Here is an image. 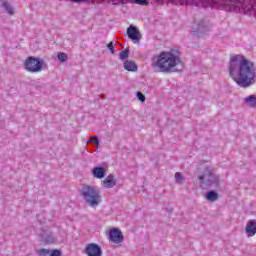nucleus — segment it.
Wrapping results in <instances>:
<instances>
[{"instance_id": "obj_5", "label": "nucleus", "mask_w": 256, "mask_h": 256, "mask_svg": "<svg viewBox=\"0 0 256 256\" xmlns=\"http://www.w3.org/2000/svg\"><path fill=\"white\" fill-rule=\"evenodd\" d=\"M199 181L206 187H219V177L215 175V168L213 166H206L203 175L199 176Z\"/></svg>"}, {"instance_id": "obj_26", "label": "nucleus", "mask_w": 256, "mask_h": 256, "mask_svg": "<svg viewBox=\"0 0 256 256\" xmlns=\"http://www.w3.org/2000/svg\"><path fill=\"white\" fill-rule=\"evenodd\" d=\"M88 142L95 143V145H99V139L97 138V136H91Z\"/></svg>"}, {"instance_id": "obj_23", "label": "nucleus", "mask_w": 256, "mask_h": 256, "mask_svg": "<svg viewBox=\"0 0 256 256\" xmlns=\"http://www.w3.org/2000/svg\"><path fill=\"white\" fill-rule=\"evenodd\" d=\"M130 3H135L136 5H149L148 0H133Z\"/></svg>"}, {"instance_id": "obj_9", "label": "nucleus", "mask_w": 256, "mask_h": 256, "mask_svg": "<svg viewBox=\"0 0 256 256\" xmlns=\"http://www.w3.org/2000/svg\"><path fill=\"white\" fill-rule=\"evenodd\" d=\"M127 35L136 44H139L141 41V32L137 29V27L131 25L127 28Z\"/></svg>"}, {"instance_id": "obj_28", "label": "nucleus", "mask_w": 256, "mask_h": 256, "mask_svg": "<svg viewBox=\"0 0 256 256\" xmlns=\"http://www.w3.org/2000/svg\"><path fill=\"white\" fill-rule=\"evenodd\" d=\"M205 26H203V25H200L199 27H198V31H201V29H203Z\"/></svg>"}, {"instance_id": "obj_21", "label": "nucleus", "mask_w": 256, "mask_h": 256, "mask_svg": "<svg viewBox=\"0 0 256 256\" xmlns=\"http://www.w3.org/2000/svg\"><path fill=\"white\" fill-rule=\"evenodd\" d=\"M174 177H175L176 183H178V185H182V183L185 182V177H183V174H181V172H176Z\"/></svg>"}, {"instance_id": "obj_22", "label": "nucleus", "mask_w": 256, "mask_h": 256, "mask_svg": "<svg viewBox=\"0 0 256 256\" xmlns=\"http://www.w3.org/2000/svg\"><path fill=\"white\" fill-rule=\"evenodd\" d=\"M50 253H51V250L46 249V248H42V249L37 251L38 256H49Z\"/></svg>"}, {"instance_id": "obj_27", "label": "nucleus", "mask_w": 256, "mask_h": 256, "mask_svg": "<svg viewBox=\"0 0 256 256\" xmlns=\"http://www.w3.org/2000/svg\"><path fill=\"white\" fill-rule=\"evenodd\" d=\"M50 256H61L60 250L54 249L50 252Z\"/></svg>"}, {"instance_id": "obj_14", "label": "nucleus", "mask_w": 256, "mask_h": 256, "mask_svg": "<svg viewBox=\"0 0 256 256\" xmlns=\"http://www.w3.org/2000/svg\"><path fill=\"white\" fill-rule=\"evenodd\" d=\"M72 3H83L87 0H70ZM98 3H101L103 0H95ZM114 5H127V3H133V0H112Z\"/></svg>"}, {"instance_id": "obj_1", "label": "nucleus", "mask_w": 256, "mask_h": 256, "mask_svg": "<svg viewBox=\"0 0 256 256\" xmlns=\"http://www.w3.org/2000/svg\"><path fill=\"white\" fill-rule=\"evenodd\" d=\"M173 5H195V7H211L229 13H252L256 18L255 0H170Z\"/></svg>"}, {"instance_id": "obj_17", "label": "nucleus", "mask_w": 256, "mask_h": 256, "mask_svg": "<svg viewBox=\"0 0 256 256\" xmlns=\"http://www.w3.org/2000/svg\"><path fill=\"white\" fill-rule=\"evenodd\" d=\"M207 201H211L214 203V201H217L219 199V194L215 191H209L206 194Z\"/></svg>"}, {"instance_id": "obj_6", "label": "nucleus", "mask_w": 256, "mask_h": 256, "mask_svg": "<svg viewBox=\"0 0 256 256\" xmlns=\"http://www.w3.org/2000/svg\"><path fill=\"white\" fill-rule=\"evenodd\" d=\"M44 64V60L30 56L24 62V69L29 73H40V71H43Z\"/></svg>"}, {"instance_id": "obj_24", "label": "nucleus", "mask_w": 256, "mask_h": 256, "mask_svg": "<svg viewBox=\"0 0 256 256\" xmlns=\"http://www.w3.org/2000/svg\"><path fill=\"white\" fill-rule=\"evenodd\" d=\"M107 49L110 50V53H111L112 55H115V46H114L113 42H109V43L107 44Z\"/></svg>"}, {"instance_id": "obj_13", "label": "nucleus", "mask_w": 256, "mask_h": 256, "mask_svg": "<svg viewBox=\"0 0 256 256\" xmlns=\"http://www.w3.org/2000/svg\"><path fill=\"white\" fill-rule=\"evenodd\" d=\"M92 175L96 179H103L106 175V169L105 167H94L92 169Z\"/></svg>"}, {"instance_id": "obj_11", "label": "nucleus", "mask_w": 256, "mask_h": 256, "mask_svg": "<svg viewBox=\"0 0 256 256\" xmlns=\"http://www.w3.org/2000/svg\"><path fill=\"white\" fill-rule=\"evenodd\" d=\"M0 7L10 16L15 15V7L8 0H0Z\"/></svg>"}, {"instance_id": "obj_7", "label": "nucleus", "mask_w": 256, "mask_h": 256, "mask_svg": "<svg viewBox=\"0 0 256 256\" xmlns=\"http://www.w3.org/2000/svg\"><path fill=\"white\" fill-rule=\"evenodd\" d=\"M109 241L116 244L123 243V241H125L123 232H121L119 228H112L109 232Z\"/></svg>"}, {"instance_id": "obj_4", "label": "nucleus", "mask_w": 256, "mask_h": 256, "mask_svg": "<svg viewBox=\"0 0 256 256\" xmlns=\"http://www.w3.org/2000/svg\"><path fill=\"white\" fill-rule=\"evenodd\" d=\"M80 195L90 207H97L101 203V192L97 187L86 185L82 188Z\"/></svg>"}, {"instance_id": "obj_2", "label": "nucleus", "mask_w": 256, "mask_h": 256, "mask_svg": "<svg viewBox=\"0 0 256 256\" xmlns=\"http://www.w3.org/2000/svg\"><path fill=\"white\" fill-rule=\"evenodd\" d=\"M229 75L235 81L238 87L247 89L256 82V68L253 61L247 59L241 54H236L230 57Z\"/></svg>"}, {"instance_id": "obj_20", "label": "nucleus", "mask_w": 256, "mask_h": 256, "mask_svg": "<svg viewBox=\"0 0 256 256\" xmlns=\"http://www.w3.org/2000/svg\"><path fill=\"white\" fill-rule=\"evenodd\" d=\"M57 58L60 63H65L69 59V56L65 52H59Z\"/></svg>"}, {"instance_id": "obj_10", "label": "nucleus", "mask_w": 256, "mask_h": 256, "mask_svg": "<svg viewBox=\"0 0 256 256\" xmlns=\"http://www.w3.org/2000/svg\"><path fill=\"white\" fill-rule=\"evenodd\" d=\"M117 185V179H115V176L113 174H109L103 181H102V187L104 189H113Z\"/></svg>"}, {"instance_id": "obj_12", "label": "nucleus", "mask_w": 256, "mask_h": 256, "mask_svg": "<svg viewBox=\"0 0 256 256\" xmlns=\"http://www.w3.org/2000/svg\"><path fill=\"white\" fill-rule=\"evenodd\" d=\"M256 234V220H249L246 225V235L253 237Z\"/></svg>"}, {"instance_id": "obj_15", "label": "nucleus", "mask_w": 256, "mask_h": 256, "mask_svg": "<svg viewBox=\"0 0 256 256\" xmlns=\"http://www.w3.org/2000/svg\"><path fill=\"white\" fill-rule=\"evenodd\" d=\"M244 103H245V105H247V107H251L252 109H256V95L247 96L244 99Z\"/></svg>"}, {"instance_id": "obj_18", "label": "nucleus", "mask_w": 256, "mask_h": 256, "mask_svg": "<svg viewBox=\"0 0 256 256\" xmlns=\"http://www.w3.org/2000/svg\"><path fill=\"white\" fill-rule=\"evenodd\" d=\"M44 241L45 243H48V245H51L53 243H57V238L52 232H50L44 237Z\"/></svg>"}, {"instance_id": "obj_8", "label": "nucleus", "mask_w": 256, "mask_h": 256, "mask_svg": "<svg viewBox=\"0 0 256 256\" xmlns=\"http://www.w3.org/2000/svg\"><path fill=\"white\" fill-rule=\"evenodd\" d=\"M84 253L87 256H102L103 250H101V248L97 244L90 243L86 245L84 249Z\"/></svg>"}, {"instance_id": "obj_3", "label": "nucleus", "mask_w": 256, "mask_h": 256, "mask_svg": "<svg viewBox=\"0 0 256 256\" xmlns=\"http://www.w3.org/2000/svg\"><path fill=\"white\" fill-rule=\"evenodd\" d=\"M151 67L155 73H178L183 70V61L177 52H161L151 59Z\"/></svg>"}, {"instance_id": "obj_25", "label": "nucleus", "mask_w": 256, "mask_h": 256, "mask_svg": "<svg viewBox=\"0 0 256 256\" xmlns=\"http://www.w3.org/2000/svg\"><path fill=\"white\" fill-rule=\"evenodd\" d=\"M136 96L138 97L139 101H141V103H145V94L142 92H137Z\"/></svg>"}, {"instance_id": "obj_19", "label": "nucleus", "mask_w": 256, "mask_h": 256, "mask_svg": "<svg viewBox=\"0 0 256 256\" xmlns=\"http://www.w3.org/2000/svg\"><path fill=\"white\" fill-rule=\"evenodd\" d=\"M120 61H125V59H129V48L122 50L119 54Z\"/></svg>"}, {"instance_id": "obj_16", "label": "nucleus", "mask_w": 256, "mask_h": 256, "mask_svg": "<svg viewBox=\"0 0 256 256\" xmlns=\"http://www.w3.org/2000/svg\"><path fill=\"white\" fill-rule=\"evenodd\" d=\"M124 69L126 71L135 72L137 71L138 67H137V64H135V62L131 60H127L126 62H124Z\"/></svg>"}]
</instances>
